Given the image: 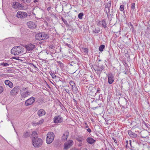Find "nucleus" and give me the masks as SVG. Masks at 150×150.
Segmentation results:
<instances>
[{"mask_svg":"<svg viewBox=\"0 0 150 150\" xmlns=\"http://www.w3.org/2000/svg\"><path fill=\"white\" fill-rule=\"evenodd\" d=\"M135 8V3H133L132 4V6L131 7V9L132 10H134Z\"/></svg>","mask_w":150,"mask_h":150,"instance_id":"38","label":"nucleus"},{"mask_svg":"<svg viewBox=\"0 0 150 150\" xmlns=\"http://www.w3.org/2000/svg\"><path fill=\"white\" fill-rule=\"evenodd\" d=\"M48 38V35L44 32L38 33L35 36L36 39L38 40H45Z\"/></svg>","mask_w":150,"mask_h":150,"instance_id":"4","label":"nucleus"},{"mask_svg":"<svg viewBox=\"0 0 150 150\" xmlns=\"http://www.w3.org/2000/svg\"><path fill=\"white\" fill-rule=\"evenodd\" d=\"M87 131L89 132H91V130L90 128H88L87 129Z\"/></svg>","mask_w":150,"mask_h":150,"instance_id":"47","label":"nucleus"},{"mask_svg":"<svg viewBox=\"0 0 150 150\" xmlns=\"http://www.w3.org/2000/svg\"><path fill=\"white\" fill-rule=\"evenodd\" d=\"M82 145V143H80L79 144V146H81Z\"/></svg>","mask_w":150,"mask_h":150,"instance_id":"53","label":"nucleus"},{"mask_svg":"<svg viewBox=\"0 0 150 150\" xmlns=\"http://www.w3.org/2000/svg\"><path fill=\"white\" fill-rule=\"evenodd\" d=\"M20 93L22 98H25L30 95L31 91L28 90V87H23L21 89Z\"/></svg>","mask_w":150,"mask_h":150,"instance_id":"1","label":"nucleus"},{"mask_svg":"<svg viewBox=\"0 0 150 150\" xmlns=\"http://www.w3.org/2000/svg\"><path fill=\"white\" fill-rule=\"evenodd\" d=\"M136 49H134V50H137L138 49L137 47H136Z\"/></svg>","mask_w":150,"mask_h":150,"instance_id":"58","label":"nucleus"},{"mask_svg":"<svg viewBox=\"0 0 150 150\" xmlns=\"http://www.w3.org/2000/svg\"><path fill=\"white\" fill-rule=\"evenodd\" d=\"M104 67L103 65H96L94 67V69L96 71H99L100 73L103 69Z\"/></svg>","mask_w":150,"mask_h":150,"instance_id":"15","label":"nucleus"},{"mask_svg":"<svg viewBox=\"0 0 150 150\" xmlns=\"http://www.w3.org/2000/svg\"><path fill=\"white\" fill-rule=\"evenodd\" d=\"M124 6L123 5H121L120 6V10L122 11H123L124 10Z\"/></svg>","mask_w":150,"mask_h":150,"instance_id":"36","label":"nucleus"},{"mask_svg":"<svg viewBox=\"0 0 150 150\" xmlns=\"http://www.w3.org/2000/svg\"><path fill=\"white\" fill-rule=\"evenodd\" d=\"M104 47H99V50L100 51L102 52L103 51V49Z\"/></svg>","mask_w":150,"mask_h":150,"instance_id":"44","label":"nucleus"},{"mask_svg":"<svg viewBox=\"0 0 150 150\" xmlns=\"http://www.w3.org/2000/svg\"><path fill=\"white\" fill-rule=\"evenodd\" d=\"M4 90L2 86H0V93H2Z\"/></svg>","mask_w":150,"mask_h":150,"instance_id":"42","label":"nucleus"},{"mask_svg":"<svg viewBox=\"0 0 150 150\" xmlns=\"http://www.w3.org/2000/svg\"><path fill=\"white\" fill-rule=\"evenodd\" d=\"M83 13H81L79 14L78 16V17L79 19H81L83 18Z\"/></svg>","mask_w":150,"mask_h":150,"instance_id":"32","label":"nucleus"},{"mask_svg":"<svg viewBox=\"0 0 150 150\" xmlns=\"http://www.w3.org/2000/svg\"><path fill=\"white\" fill-rule=\"evenodd\" d=\"M34 2L35 3L37 2H38V0H34Z\"/></svg>","mask_w":150,"mask_h":150,"instance_id":"52","label":"nucleus"},{"mask_svg":"<svg viewBox=\"0 0 150 150\" xmlns=\"http://www.w3.org/2000/svg\"><path fill=\"white\" fill-rule=\"evenodd\" d=\"M80 50L84 52L85 54H87L88 52V49L87 48L82 47L81 49H80Z\"/></svg>","mask_w":150,"mask_h":150,"instance_id":"23","label":"nucleus"},{"mask_svg":"<svg viewBox=\"0 0 150 150\" xmlns=\"http://www.w3.org/2000/svg\"><path fill=\"white\" fill-rule=\"evenodd\" d=\"M28 16L27 14L25 12L19 11L17 12L16 17L18 18H24Z\"/></svg>","mask_w":150,"mask_h":150,"instance_id":"7","label":"nucleus"},{"mask_svg":"<svg viewBox=\"0 0 150 150\" xmlns=\"http://www.w3.org/2000/svg\"><path fill=\"white\" fill-rule=\"evenodd\" d=\"M69 84L71 86L72 88H73V87L75 86V83L73 81H71L69 82Z\"/></svg>","mask_w":150,"mask_h":150,"instance_id":"31","label":"nucleus"},{"mask_svg":"<svg viewBox=\"0 0 150 150\" xmlns=\"http://www.w3.org/2000/svg\"><path fill=\"white\" fill-rule=\"evenodd\" d=\"M69 135V132L68 131H66L63 134L62 137V140L63 141H65L67 140Z\"/></svg>","mask_w":150,"mask_h":150,"instance_id":"16","label":"nucleus"},{"mask_svg":"<svg viewBox=\"0 0 150 150\" xmlns=\"http://www.w3.org/2000/svg\"><path fill=\"white\" fill-rule=\"evenodd\" d=\"M83 150H88L86 149H83Z\"/></svg>","mask_w":150,"mask_h":150,"instance_id":"57","label":"nucleus"},{"mask_svg":"<svg viewBox=\"0 0 150 150\" xmlns=\"http://www.w3.org/2000/svg\"><path fill=\"white\" fill-rule=\"evenodd\" d=\"M30 65L33 66L35 68H37L36 66L33 63H30Z\"/></svg>","mask_w":150,"mask_h":150,"instance_id":"46","label":"nucleus"},{"mask_svg":"<svg viewBox=\"0 0 150 150\" xmlns=\"http://www.w3.org/2000/svg\"><path fill=\"white\" fill-rule=\"evenodd\" d=\"M111 2L110 1H109L108 2V4L107 5V6L108 7V9H109V7H110V6H111Z\"/></svg>","mask_w":150,"mask_h":150,"instance_id":"39","label":"nucleus"},{"mask_svg":"<svg viewBox=\"0 0 150 150\" xmlns=\"http://www.w3.org/2000/svg\"><path fill=\"white\" fill-rule=\"evenodd\" d=\"M86 141L89 144H93L96 142L95 140L90 137L87 138L86 139Z\"/></svg>","mask_w":150,"mask_h":150,"instance_id":"18","label":"nucleus"},{"mask_svg":"<svg viewBox=\"0 0 150 150\" xmlns=\"http://www.w3.org/2000/svg\"><path fill=\"white\" fill-rule=\"evenodd\" d=\"M16 47H20L19 46H16Z\"/></svg>","mask_w":150,"mask_h":150,"instance_id":"61","label":"nucleus"},{"mask_svg":"<svg viewBox=\"0 0 150 150\" xmlns=\"http://www.w3.org/2000/svg\"><path fill=\"white\" fill-rule=\"evenodd\" d=\"M100 88H98L97 91L96 93H100Z\"/></svg>","mask_w":150,"mask_h":150,"instance_id":"45","label":"nucleus"},{"mask_svg":"<svg viewBox=\"0 0 150 150\" xmlns=\"http://www.w3.org/2000/svg\"><path fill=\"white\" fill-rule=\"evenodd\" d=\"M76 139L79 142H82L84 139L83 137L80 136H78L76 137Z\"/></svg>","mask_w":150,"mask_h":150,"instance_id":"22","label":"nucleus"},{"mask_svg":"<svg viewBox=\"0 0 150 150\" xmlns=\"http://www.w3.org/2000/svg\"><path fill=\"white\" fill-rule=\"evenodd\" d=\"M53 121L55 123H60L63 121V118L60 115H57L54 117Z\"/></svg>","mask_w":150,"mask_h":150,"instance_id":"9","label":"nucleus"},{"mask_svg":"<svg viewBox=\"0 0 150 150\" xmlns=\"http://www.w3.org/2000/svg\"><path fill=\"white\" fill-rule=\"evenodd\" d=\"M74 100L75 101H76V100H75V99H74Z\"/></svg>","mask_w":150,"mask_h":150,"instance_id":"59","label":"nucleus"},{"mask_svg":"<svg viewBox=\"0 0 150 150\" xmlns=\"http://www.w3.org/2000/svg\"><path fill=\"white\" fill-rule=\"evenodd\" d=\"M26 50V52H30L31 50H33L34 47H25Z\"/></svg>","mask_w":150,"mask_h":150,"instance_id":"26","label":"nucleus"},{"mask_svg":"<svg viewBox=\"0 0 150 150\" xmlns=\"http://www.w3.org/2000/svg\"><path fill=\"white\" fill-rule=\"evenodd\" d=\"M145 126H146L147 127H149V125L148 124H146V125H145Z\"/></svg>","mask_w":150,"mask_h":150,"instance_id":"54","label":"nucleus"},{"mask_svg":"<svg viewBox=\"0 0 150 150\" xmlns=\"http://www.w3.org/2000/svg\"><path fill=\"white\" fill-rule=\"evenodd\" d=\"M100 31V29L98 28H96L95 29L93 30V32L96 33H98Z\"/></svg>","mask_w":150,"mask_h":150,"instance_id":"30","label":"nucleus"},{"mask_svg":"<svg viewBox=\"0 0 150 150\" xmlns=\"http://www.w3.org/2000/svg\"><path fill=\"white\" fill-rule=\"evenodd\" d=\"M4 83L6 85L8 86L11 88H12L13 86V83L9 80H5Z\"/></svg>","mask_w":150,"mask_h":150,"instance_id":"20","label":"nucleus"},{"mask_svg":"<svg viewBox=\"0 0 150 150\" xmlns=\"http://www.w3.org/2000/svg\"><path fill=\"white\" fill-rule=\"evenodd\" d=\"M35 46H34L32 44H30L29 45H25V46H23L24 47H34Z\"/></svg>","mask_w":150,"mask_h":150,"instance_id":"37","label":"nucleus"},{"mask_svg":"<svg viewBox=\"0 0 150 150\" xmlns=\"http://www.w3.org/2000/svg\"><path fill=\"white\" fill-rule=\"evenodd\" d=\"M67 46L68 47H70V45H69V44H67Z\"/></svg>","mask_w":150,"mask_h":150,"instance_id":"56","label":"nucleus"},{"mask_svg":"<svg viewBox=\"0 0 150 150\" xmlns=\"http://www.w3.org/2000/svg\"><path fill=\"white\" fill-rule=\"evenodd\" d=\"M21 49L20 47H13L11 50V53L15 55L25 53L22 50L23 48L21 47Z\"/></svg>","mask_w":150,"mask_h":150,"instance_id":"2","label":"nucleus"},{"mask_svg":"<svg viewBox=\"0 0 150 150\" xmlns=\"http://www.w3.org/2000/svg\"><path fill=\"white\" fill-rule=\"evenodd\" d=\"M48 50L49 51H50V53H53V52H53V47H48Z\"/></svg>","mask_w":150,"mask_h":150,"instance_id":"33","label":"nucleus"},{"mask_svg":"<svg viewBox=\"0 0 150 150\" xmlns=\"http://www.w3.org/2000/svg\"><path fill=\"white\" fill-rule=\"evenodd\" d=\"M21 6V5L18 2H14L13 4L12 7L15 9L19 8Z\"/></svg>","mask_w":150,"mask_h":150,"instance_id":"17","label":"nucleus"},{"mask_svg":"<svg viewBox=\"0 0 150 150\" xmlns=\"http://www.w3.org/2000/svg\"><path fill=\"white\" fill-rule=\"evenodd\" d=\"M36 13H32L31 16H35L36 18H37L35 16V15H36L38 16L41 17L42 15V10L40 9H38L36 10L35 12Z\"/></svg>","mask_w":150,"mask_h":150,"instance_id":"12","label":"nucleus"},{"mask_svg":"<svg viewBox=\"0 0 150 150\" xmlns=\"http://www.w3.org/2000/svg\"><path fill=\"white\" fill-rule=\"evenodd\" d=\"M74 144L73 141L71 140L67 141L64 144V146L65 149H67L72 146Z\"/></svg>","mask_w":150,"mask_h":150,"instance_id":"8","label":"nucleus"},{"mask_svg":"<svg viewBox=\"0 0 150 150\" xmlns=\"http://www.w3.org/2000/svg\"><path fill=\"white\" fill-rule=\"evenodd\" d=\"M71 89H72L73 91L75 93H76L78 91V89L76 86H74L73 87V88H72Z\"/></svg>","mask_w":150,"mask_h":150,"instance_id":"28","label":"nucleus"},{"mask_svg":"<svg viewBox=\"0 0 150 150\" xmlns=\"http://www.w3.org/2000/svg\"><path fill=\"white\" fill-rule=\"evenodd\" d=\"M39 44H40L41 43H40V42H39Z\"/></svg>","mask_w":150,"mask_h":150,"instance_id":"62","label":"nucleus"},{"mask_svg":"<svg viewBox=\"0 0 150 150\" xmlns=\"http://www.w3.org/2000/svg\"><path fill=\"white\" fill-rule=\"evenodd\" d=\"M20 90V87L19 86H16L14 87L11 91L10 94L11 96H15L17 94Z\"/></svg>","mask_w":150,"mask_h":150,"instance_id":"6","label":"nucleus"},{"mask_svg":"<svg viewBox=\"0 0 150 150\" xmlns=\"http://www.w3.org/2000/svg\"><path fill=\"white\" fill-rule=\"evenodd\" d=\"M35 101L34 97H32L27 100L25 102V105L26 106H29L32 104Z\"/></svg>","mask_w":150,"mask_h":150,"instance_id":"11","label":"nucleus"},{"mask_svg":"<svg viewBox=\"0 0 150 150\" xmlns=\"http://www.w3.org/2000/svg\"><path fill=\"white\" fill-rule=\"evenodd\" d=\"M143 123H144V125H146V123H145L144 121H143Z\"/></svg>","mask_w":150,"mask_h":150,"instance_id":"55","label":"nucleus"},{"mask_svg":"<svg viewBox=\"0 0 150 150\" xmlns=\"http://www.w3.org/2000/svg\"><path fill=\"white\" fill-rule=\"evenodd\" d=\"M21 2L24 3L25 4H28L30 3L31 0H20Z\"/></svg>","mask_w":150,"mask_h":150,"instance_id":"25","label":"nucleus"},{"mask_svg":"<svg viewBox=\"0 0 150 150\" xmlns=\"http://www.w3.org/2000/svg\"><path fill=\"white\" fill-rule=\"evenodd\" d=\"M32 144L35 147H40L42 144V141L40 138L36 137V139H33Z\"/></svg>","mask_w":150,"mask_h":150,"instance_id":"3","label":"nucleus"},{"mask_svg":"<svg viewBox=\"0 0 150 150\" xmlns=\"http://www.w3.org/2000/svg\"><path fill=\"white\" fill-rule=\"evenodd\" d=\"M96 88L95 87H94L92 89H91L90 90L91 91V94H93L94 93V91L96 90Z\"/></svg>","mask_w":150,"mask_h":150,"instance_id":"34","label":"nucleus"},{"mask_svg":"<svg viewBox=\"0 0 150 150\" xmlns=\"http://www.w3.org/2000/svg\"><path fill=\"white\" fill-rule=\"evenodd\" d=\"M50 16H51V17L53 18H56V17L55 16V15H54L53 13H51Z\"/></svg>","mask_w":150,"mask_h":150,"instance_id":"43","label":"nucleus"},{"mask_svg":"<svg viewBox=\"0 0 150 150\" xmlns=\"http://www.w3.org/2000/svg\"><path fill=\"white\" fill-rule=\"evenodd\" d=\"M27 25L28 28L32 29H35L37 26L35 23L31 21L28 22L27 23Z\"/></svg>","mask_w":150,"mask_h":150,"instance_id":"10","label":"nucleus"},{"mask_svg":"<svg viewBox=\"0 0 150 150\" xmlns=\"http://www.w3.org/2000/svg\"><path fill=\"white\" fill-rule=\"evenodd\" d=\"M32 136L33 137V139H36L38 137V135L36 132L34 131L32 132L31 134Z\"/></svg>","mask_w":150,"mask_h":150,"instance_id":"24","label":"nucleus"},{"mask_svg":"<svg viewBox=\"0 0 150 150\" xmlns=\"http://www.w3.org/2000/svg\"><path fill=\"white\" fill-rule=\"evenodd\" d=\"M99 61H100V60H99Z\"/></svg>","mask_w":150,"mask_h":150,"instance_id":"63","label":"nucleus"},{"mask_svg":"<svg viewBox=\"0 0 150 150\" xmlns=\"http://www.w3.org/2000/svg\"><path fill=\"white\" fill-rule=\"evenodd\" d=\"M148 25L149 27H150V20L148 22Z\"/></svg>","mask_w":150,"mask_h":150,"instance_id":"50","label":"nucleus"},{"mask_svg":"<svg viewBox=\"0 0 150 150\" xmlns=\"http://www.w3.org/2000/svg\"><path fill=\"white\" fill-rule=\"evenodd\" d=\"M45 111L43 109L39 110L37 114L38 116L41 117L45 115Z\"/></svg>","mask_w":150,"mask_h":150,"instance_id":"19","label":"nucleus"},{"mask_svg":"<svg viewBox=\"0 0 150 150\" xmlns=\"http://www.w3.org/2000/svg\"><path fill=\"white\" fill-rule=\"evenodd\" d=\"M101 24L103 26L104 28H106L107 27V25L106 23L105 20V19H103L101 21H99L98 23V25Z\"/></svg>","mask_w":150,"mask_h":150,"instance_id":"21","label":"nucleus"},{"mask_svg":"<svg viewBox=\"0 0 150 150\" xmlns=\"http://www.w3.org/2000/svg\"><path fill=\"white\" fill-rule=\"evenodd\" d=\"M61 19L65 24H67V21L63 17H62Z\"/></svg>","mask_w":150,"mask_h":150,"instance_id":"35","label":"nucleus"},{"mask_svg":"<svg viewBox=\"0 0 150 150\" xmlns=\"http://www.w3.org/2000/svg\"><path fill=\"white\" fill-rule=\"evenodd\" d=\"M47 50L46 51V53L47 54H49V53L50 52V51H48L47 50H48V49H47Z\"/></svg>","mask_w":150,"mask_h":150,"instance_id":"48","label":"nucleus"},{"mask_svg":"<svg viewBox=\"0 0 150 150\" xmlns=\"http://www.w3.org/2000/svg\"><path fill=\"white\" fill-rule=\"evenodd\" d=\"M108 83L109 84H111L114 80L113 75L111 74H108Z\"/></svg>","mask_w":150,"mask_h":150,"instance_id":"13","label":"nucleus"},{"mask_svg":"<svg viewBox=\"0 0 150 150\" xmlns=\"http://www.w3.org/2000/svg\"><path fill=\"white\" fill-rule=\"evenodd\" d=\"M105 47V45H102L99 46V47Z\"/></svg>","mask_w":150,"mask_h":150,"instance_id":"51","label":"nucleus"},{"mask_svg":"<svg viewBox=\"0 0 150 150\" xmlns=\"http://www.w3.org/2000/svg\"><path fill=\"white\" fill-rule=\"evenodd\" d=\"M54 137V133L52 132H49L47 134L46 141L48 144H50L53 141Z\"/></svg>","mask_w":150,"mask_h":150,"instance_id":"5","label":"nucleus"},{"mask_svg":"<svg viewBox=\"0 0 150 150\" xmlns=\"http://www.w3.org/2000/svg\"><path fill=\"white\" fill-rule=\"evenodd\" d=\"M1 64L5 67H7L9 65L7 63H1Z\"/></svg>","mask_w":150,"mask_h":150,"instance_id":"40","label":"nucleus"},{"mask_svg":"<svg viewBox=\"0 0 150 150\" xmlns=\"http://www.w3.org/2000/svg\"><path fill=\"white\" fill-rule=\"evenodd\" d=\"M143 137L144 138H145L146 137Z\"/></svg>","mask_w":150,"mask_h":150,"instance_id":"60","label":"nucleus"},{"mask_svg":"<svg viewBox=\"0 0 150 150\" xmlns=\"http://www.w3.org/2000/svg\"><path fill=\"white\" fill-rule=\"evenodd\" d=\"M128 133L129 135L132 138L136 137L137 136V134L134 132V129H132L131 130L128 131Z\"/></svg>","mask_w":150,"mask_h":150,"instance_id":"14","label":"nucleus"},{"mask_svg":"<svg viewBox=\"0 0 150 150\" xmlns=\"http://www.w3.org/2000/svg\"><path fill=\"white\" fill-rule=\"evenodd\" d=\"M30 136V134L28 132H25L23 135V137L25 138H27Z\"/></svg>","mask_w":150,"mask_h":150,"instance_id":"29","label":"nucleus"},{"mask_svg":"<svg viewBox=\"0 0 150 150\" xmlns=\"http://www.w3.org/2000/svg\"><path fill=\"white\" fill-rule=\"evenodd\" d=\"M51 8L50 7H49L47 8V10L48 11H49L51 9Z\"/></svg>","mask_w":150,"mask_h":150,"instance_id":"49","label":"nucleus"},{"mask_svg":"<svg viewBox=\"0 0 150 150\" xmlns=\"http://www.w3.org/2000/svg\"><path fill=\"white\" fill-rule=\"evenodd\" d=\"M50 74L53 78L54 79L56 77V76L52 73H51Z\"/></svg>","mask_w":150,"mask_h":150,"instance_id":"41","label":"nucleus"},{"mask_svg":"<svg viewBox=\"0 0 150 150\" xmlns=\"http://www.w3.org/2000/svg\"><path fill=\"white\" fill-rule=\"evenodd\" d=\"M44 121L43 119H42L40 120L39 122H37L35 123L36 125H42Z\"/></svg>","mask_w":150,"mask_h":150,"instance_id":"27","label":"nucleus"}]
</instances>
